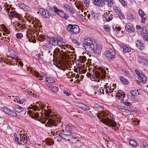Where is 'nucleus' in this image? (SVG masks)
Returning a JSON list of instances; mask_svg holds the SVG:
<instances>
[{
    "mask_svg": "<svg viewBox=\"0 0 148 148\" xmlns=\"http://www.w3.org/2000/svg\"><path fill=\"white\" fill-rule=\"evenodd\" d=\"M14 108L15 111L18 112H20L23 110V108L18 105H16Z\"/></svg>",
    "mask_w": 148,
    "mask_h": 148,
    "instance_id": "obj_27",
    "label": "nucleus"
},
{
    "mask_svg": "<svg viewBox=\"0 0 148 148\" xmlns=\"http://www.w3.org/2000/svg\"><path fill=\"white\" fill-rule=\"evenodd\" d=\"M121 83L125 85H127L129 84L128 81L123 76H120L119 77Z\"/></svg>",
    "mask_w": 148,
    "mask_h": 148,
    "instance_id": "obj_20",
    "label": "nucleus"
},
{
    "mask_svg": "<svg viewBox=\"0 0 148 148\" xmlns=\"http://www.w3.org/2000/svg\"><path fill=\"white\" fill-rule=\"evenodd\" d=\"M22 138L23 140H25L28 138H27L26 135L24 134L23 135Z\"/></svg>",
    "mask_w": 148,
    "mask_h": 148,
    "instance_id": "obj_64",
    "label": "nucleus"
},
{
    "mask_svg": "<svg viewBox=\"0 0 148 148\" xmlns=\"http://www.w3.org/2000/svg\"><path fill=\"white\" fill-rule=\"evenodd\" d=\"M97 115H99V116L100 115L101 116L103 117H106L109 115V112L107 111H101L100 114H97L96 115L97 116ZM100 117L101 118V117Z\"/></svg>",
    "mask_w": 148,
    "mask_h": 148,
    "instance_id": "obj_18",
    "label": "nucleus"
},
{
    "mask_svg": "<svg viewBox=\"0 0 148 148\" xmlns=\"http://www.w3.org/2000/svg\"><path fill=\"white\" fill-rule=\"evenodd\" d=\"M53 9L54 12L58 15H59L62 11V10L59 9L55 7H54Z\"/></svg>",
    "mask_w": 148,
    "mask_h": 148,
    "instance_id": "obj_35",
    "label": "nucleus"
},
{
    "mask_svg": "<svg viewBox=\"0 0 148 148\" xmlns=\"http://www.w3.org/2000/svg\"><path fill=\"white\" fill-rule=\"evenodd\" d=\"M45 141L47 145L50 146H51L54 144V142L53 141L52 139L50 138L47 139Z\"/></svg>",
    "mask_w": 148,
    "mask_h": 148,
    "instance_id": "obj_33",
    "label": "nucleus"
},
{
    "mask_svg": "<svg viewBox=\"0 0 148 148\" xmlns=\"http://www.w3.org/2000/svg\"><path fill=\"white\" fill-rule=\"evenodd\" d=\"M46 81L48 83H53L54 82V80L51 77L46 78Z\"/></svg>",
    "mask_w": 148,
    "mask_h": 148,
    "instance_id": "obj_36",
    "label": "nucleus"
},
{
    "mask_svg": "<svg viewBox=\"0 0 148 148\" xmlns=\"http://www.w3.org/2000/svg\"><path fill=\"white\" fill-rule=\"evenodd\" d=\"M119 16L121 19H123L125 18L124 15L122 14H120Z\"/></svg>",
    "mask_w": 148,
    "mask_h": 148,
    "instance_id": "obj_62",
    "label": "nucleus"
},
{
    "mask_svg": "<svg viewBox=\"0 0 148 148\" xmlns=\"http://www.w3.org/2000/svg\"><path fill=\"white\" fill-rule=\"evenodd\" d=\"M129 143L130 145L133 147H136L138 145L137 143L133 139L130 140H129Z\"/></svg>",
    "mask_w": 148,
    "mask_h": 148,
    "instance_id": "obj_26",
    "label": "nucleus"
},
{
    "mask_svg": "<svg viewBox=\"0 0 148 148\" xmlns=\"http://www.w3.org/2000/svg\"><path fill=\"white\" fill-rule=\"evenodd\" d=\"M94 107L95 108H101V110H103L104 108V107L103 106H100L99 104H94Z\"/></svg>",
    "mask_w": 148,
    "mask_h": 148,
    "instance_id": "obj_41",
    "label": "nucleus"
},
{
    "mask_svg": "<svg viewBox=\"0 0 148 148\" xmlns=\"http://www.w3.org/2000/svg\"><path fill=\"white\" fill-rule=\"evenodd\" d=\"M136 44L137 47L140 50H142L144 49L145 44L144 41L141 40H137Z\"/></svg>",
    "mask_w": 148,
    "mask_h": 148,
    "instance_id": "obj_13",
    "label": "nucleus"
},
{
    "mask_svg": "<svg viewBox=\"0 0 148 148\" xmlns=\"http://www.w3.org/2000/svg\"><path fill=\"white\" fill-rule=\"evenodd\" d=\"M49 45V44L48 43V44H47L46 45H43L42 48L46 50L49 51V50H50L52 49V47L51 45Z\"/></svg>",
    "mask_w": 148,
    "mask_h": 148,
    "instance_id": "obj_28",
    "label": "nucleus"
},
{
    "mask_svg": "<svg viewBox=\"0 0 148 148\" xmlns=\"http://www.w3.org/2000/svg\"><path fill=\"white\" fill-rule=\"evenodd\" d=\"M45 74L42 72H41L40 73H36L35 74V76L37 77L42 78L43 77H45Z\"/></svg>",
    "mask_w": 148,
    "mask_h": 148,
    "instance_id": "obj_32",
    "label": "nucleus"
},
{
    "mask_svg": "<svg viewBox=\"0 0 148 148\" xmlns=\"http://www.w3.org/2000/svg\"><path fill=\"white\" fill-rule=\"evenodd\" d=\"M127 17L128 19L130 20L133 21L134 19L133 16L131 13H129L128 14Z\"/></svg>",
    "mask_w": 148,
    "mask_h": 148,
    "instance_id": "obj_38",
    "label": "nucleus"
},
{
    "mask_svg": "<svg viewBox=\"0 0 148 148\" xmlns=\"http://www.w3.org/2000/svg\"><path fill=\"white\" fill-rule=\"evenodd\" d=\"M1 109L4 112L8 115L13 116H16V113L14 111L10 110L9 108L7 107H2L1 108Z\"/></svg>",
    "mask_w": 148,
    "mask_h": 148,
    "instance_id": "obj_7",
    "label": "nucleus"
},
{
    "mask_svg": "<svg viewBox=\"0 0 148 148\" xmlns=\"http://www.w3.org/2000/svg\"><path fill=\"white\" fill-rule=\"evenodd\" d=\"M95 76L98 78H101L102 77V74L101 72L99 71H96Z\"/></svg>",
    "mask_w": 148,
    "mask_h": 148,
    "instance_id": "obj_40",
    "label": "nucleus"
},
{
    "mask_svg": "<svg viewBox=\"0 0 148 148\" xmlns=\"http://www.w3.org/2000/svg\"><path fill=\"white\" fill-rule=\"evenodd\" d=\"M14 24L15 25V26L17 25V26H18V28H19V29H21L23 27V26L22 25H21L20 23H17V22H15Z\"/></svg>",
    "mask_w": 148,
    "mask_h": 148,
    "instance_id": "obj_46",
    "label": "nucleus"
},
{
    "mask_svg": "<svg viewBox=\"0 0 148 148\" xmlns=\"http://www.w3.org/2000/svg\"><path fill=\"white\" fill-rule=\"evenodd\" d=\"M111 119L109 118H102L100 119V117L99 115H97V117L99 119L100 121L102 122L103 124L112 127V129H114L117 125V123L115 121V117L114 115L111 114V113L109 112V115H108Z\"/></svg>",
    "mask_w": 148,
    "mask_h": 148,
    "instance_id": "obj_1",
    "label": "nucleus"
},
{
    "mask_svg": "<svg viewBox=\"0 0 148 148\" xmlns=\"http://www.w3.org/2000/svg\"><path fill=\"white\" fill-rule=\"evenodd\" d=\"M16 35L17 38L19 39H21L23 36V34L21 33H17Z\"/></svg>",
    "mask_w": 148,
    "mask_h": 148,
    "instance_id": "obj_52",
    "label": "nucleus"
},
{
    "mask_svg": "<svg viewBox=\"0 0 148 148\" xmlns=\"http://www.w3.org/2000/svg\"><path fill=\"white\" fill-rule=\"evenodd\" d=\"M40 14L45 18H49L50 16V14L49 12L43 9H40Z\"/></svg>",
    "mask_w": 148,
    "mask_h": 148,
    "instance_id": "obj_12",
    "label": "nucleus"
},
{
    "mask_svg": "<svg viewBox=\"0 0 148 148\" xmlns=\"http://www.w3.org/2000/svg\"><path fill=\"white\" fill-rule=\"evenodd\" d=\"M103 28L107 32H108L110 31V28L108 25H104L103 27Z\"/></svg>",
    "mask_w": 148,
    "mask_h": 148,
    "instance_id": "obj_48",
    "label": "nucleus"
},
{
    "mask_svg": "<svg viewBox=\"0 0 148 148\" xmlns=\"http://www.w3.org/2000/svg\"><path fill=\"white\" fill-rule=\"evenodd\" d=\"M67 29L72 34H77L80 31L79 27L77 25L69 24L67 27Z\"/></svg>",
    "mask_w": 148,
    "mask_h": 148,
    "instance_id": "obj_5",
    "label": "nucleus"
},
{
    "mask_svg": "<svg viewBox=\"0 0 148 148\" xmlns=\"http://www.w3.org/2000/svg\"><path fill=\"white\" fill-rule=\"evenodd\" d=\"M123 103L125 106H130L132 105V103L131 102L128 101L127 100H123Z\"/></svg>",
    "mask_w": 148,
    "mask_h": 148,
    "instance_id": "obj_39",
    "label": "nucleus"
},
{
    "mask_svg": "<svg viewBox=\"0 0 148 148\" xmlns=\"http://www.w3.org/2000/svg\"><path fill=\"white\" fill-rule=\"evenodd\" d=\"M93 89L95 90V93L96 94L100 95L101 94H104L103 90L101 88H100L98 85L94 86Z\"/></svg>",
    "mask_w": 148,
    "mask_h": 148,
    "instance_id": "obj_11",
    "label": "nucleus"
},
{
    "mask_svg": "<svg viewBox=\"0 0 148 148\" xmlns=\"http://www.w3.org/2000/svg\"><path fill=\"white\" fill-rule=\"evenodd\" d=\"M138 62L140 63H143L144 64H147L148 63V61L145 57H140L138 58Z\"/></svg>",
    "mask_w": 148,
    "mask_h": 148,
    "instance_id": "obj_16",
    "label": "nucleus"
},
{
    "mask_svg": "<svg viewBox=\"0 0 148 148\" xmlns=\"http://www.w3.org/2000/svg\"><path fill=\"white\" fill-rule=\"evenodd\" d=\"M40 38H41V41H43L44 40H46L48 41V40L49 39V38L50 37H48L46 35H41L40 36Z\"/></svg>",
    "mask_w": 148,
    "mask_h": 148,
    "instance_id": "obj_31",
    "label": "nucleus"
},
{
    "mask_svg": "<svg viewBox=\"0 0 148 148\" xmlns=\"http://www.w3.org/2000/svg\"><path fill=\"white\" fill-rule=\"evenodd\" d=\"M92 43H93L92 40H91L90 38H89L87 39L86 41L83 43V45L84 47H85V45H90Z\"/></svg>",
    "mask_w": 148,
    "mask_h": 148,
    "instance_id": "obj_29",
    "label": "nucleus"
},
{
    "mask_svg": "<svg viewBox=\"0 0 148 148\" xmlns=\"http://www.w3.org/2000/svg\"><path fill=\"white\" fill-rule=\"evenodd\" d=\"M119 1L123 6H127V2L124 0H119Z\"/></svg>",
    "mask_w": 148,
    "mask_h": 148,
    "instance_id": "obj_43",
    "label": "nucleus"
},
{
    "mask_svg": "<svg viewBox=\"0 0 148 148\" xmlns=\"http://www.w3.org/2000/svg\"><path fill=\"white\" fill-rule=\"evenodd\" d=\"M20 100V99L19 97L18 96H16L15 97V98L14 99V100L16 101L18 103H19V100Z\"/></svg>",
    "mask_w": 148,
    "mask_h": 148,
    "instance_id": "obj_56",
    "label": "nucleus"
},
{
    "mask_svg": "<svg viewBox=\"0 0 148 148\" xmlns=\"http://www.w3.org/2000/svg\"><path fill=\"white\" fill-rule=\"evenodd\" d=\"M32 115H34L36 118H38L39 116V114L38 113H33Z\"/></svg>",
    "mask_w": 148,
    "mask_h": 148,
    "instance_id": "obj_60",
    "label": "nucleus"
},
{
    "mask_svg": "<svg viewBox=\"0 0 148 148\" xmlns=\"http://www.w3.org/2000/svg\"><path fill=\"white\" fill-rule=\"evenodd\" d=\"M105 88L106 89V93H110V92H112L113 91L114 89L111 88V86H105Z\"/></svg>",
    "mask_w": 148,
    "mask_h": 148,
    "instance_id": "obj_21",
    "label": "nucleus"
},
{
    "mask_svg": "<svg viewBox=\"0 0 148 148\" xmlns=\"http://www.w3.org/2000/svg\"><path fill=\"white\" fill-rule=\"evenodd\" d=\"M125 28L128 32L130 33H134L135 31V29L133 25L130 23L126 24L125 26Z\"/></svg>",
    "mask_w": 148,
    "mask_h": 148,
    "instance_id": "obj_10",
    "label": "nucleus"
},
{
    "mask_svg": "<svg viewBox=\"0 0 148 148\" xmlns=\"http://www.w3.org/2000/svg\"><path fill=\"white\" fill-rule=\"evenodd\" d=\"M73 42L77 46H79L80 44L79 42L77 41L76 39H71Z\"/></svg>",
    "mask_w": 148,
    "mask_h": 148,
    "instance_id": "obj_47",
    "label": "nucleus"
},
{
    "mask_svg": "<svg viewBox=\"0 0 148 148\" xmlns=\"http://www.w3.org/2000/svg\"><path fill=\"white\" fill-rule=\"evenodd\" d=\"M93 3L99 7H102L104 5L105 2L108 4V6L112 7L114 4L113 0H92Z\"/></svg>",
    "mask_w": 148,
    "mask_h": 148,
    "instance_id": "obj_4",
    "label": "nucleus"
},
{
    "mask_svg": "<svg viewBox=\"0 0 148 148\" xmlns=\"http://www.w3.org/2000/svg\"><path fill=\"white\" fill-rule=\"evenodd\" d=\"M74 105L84 110L87 111L90 110L89 106L82 103L75 102L74 103Z\"/></svg>",
    "mask_w": 148,
    "mask_h": 148,
    "instance_id": "obj_8",
    "label": "nucleus"
},
{
    "mask_svg": "<svg viewBox=\"0 0 148 148\" xmlns=\"http://www.w3.org/2000/svg\"><path fill=\"white\" fill-rule=\"evenodd\" d=\"M131 96L134 97L136 95V93L135 91L131 90L130 92Z\"/></svg>",
    "mask_w": 148,
    "mask_h": 148,
    "instance_id": "obj_53",
    "label": "nucleus"
},
{
    "mask_svg": "<svg viewBox=\"0 0 148 148\" xmlns=\"http://www.w3.org/2000/svg\"><path fill=\"white\" fill-rule=\"evenodd\" d=\"M121 49H123V53H126L130 52L131 49L130 47L127 46L123 45L121 47Z\"/></svg>",
    "mask_w": 148,
    "mask_h": 148,
    "instance_id": "obj_17",
    "label": "nucleus"
},
{
    "mask_svg": "<svg viewBox=\"0 0 148 148\" xmlns=\"http://www.w3.org/2000/svg\"><path fill=\"white\" fill-rule=\"evenodd\" d=\"M143 37L144 40L148 41V33L146 32L145 35L143 36Z\"/></svg>",
    "mask_w": 148,
    "mask_h": 148,
    "instance_id": "obj_45",
    "label": "nucleus"
},
{
    "mask_svg": "<svg viewBox=\"0 0 148 148\" xmlns=\"http://www.w3.org/2000/svg\"><path fill=\"white\" fill-rule=\"evenodd\" d=\"M26 142H25L27 144L29 145L30 143V141L29 139L27 138L26 140Z\"/></svg>",
    "mask_w": 148,
    "mask_h": 148,
    "instance_id": "obj_63",
    "label": "nucleus"
},
{
    "mask_svg": "<svg viewBox=\"0 0 148 148\" xmlns=\"http://www.w3.org/2000/svg\"><path fill=\"white\" fill-rule=\"evenodd\" d=\"M48 40V42L49 44V45H51L55 46H57L58 45V42L60 41L58 39H56L54 37H50Z\"/></svg>",
    "mask_w": 148,
    "mask_h": 148,
    "instance_id": "obj_9",
    "label": "nucleus"
},
{
    "mask_svg": "<svg viewBox=\"0 0 148 148\" xmlns=\"http://www.w3.org/2000/svg\"><path fill=\"white\" fill-rule=\"evenodd\" d=\"M145 15H143L142 16H140L142 18V21L144 23L145 22L146 20V17H144Z\"/></svg>",
    "mask_w": 148,
    "mask_h": 148,
    "instance_id": "obj_58",
    "label": "nucleus"
},
{
    "mask_svg": "<svg viewBox=\"0 0 148 148\" xmlns=\"http://www.w3.org/2000/svg\"><path fill=\"white\" fill-rule=\"evenodd\" d=\"M65 47L66 48H68V49H69V48L72 51L74 50L73 49V47H72L71 46L69 45H65Z\"/></svg>",
    "mask_w": 148,
    "mask_h": 148,
    "instance_id": "obj_59",
    "label": "nucleus"
},
{
    "mask_svg": "<svg viewBox=\"0 0 148 148\" xmlns=\"http://www.w3.org/2000/svg\"><path fill=\"white\" fill-rule=\"evenodd\" d=\"M43 56V55L42 53H39L38 55V58L39 60H42L43 58L42 57Z\"/></svg>",
    "mask_w": 148,
    "mask_h": 148,
    "instance_id": "obj_51",
    "label": "nucleus"
},
{
    "mask_svg": "<svg viewBox=\"0 0 148 148\" xmlns=\"http://www.w3.org/2000/svg\"><path fill=\"white\" fill-rule=\"evenodd\" d=\"M143 148H148V142H144L143 143Z\"/></svg>",
    "mask_w": 148,
    "mask_h": 148,
    "instance_id": "obj_50",
    "label": "nucleus"
},
{
    "mask_svg": "<svg viewBox=\"0 0 148 148\" xmlns=\"http://www.w3.org/2000/svg\"><path fill=\"white\" fill-rule=\"evenodd\" d=\"M37 104H38V105H35L33 107V108H32V109L34 110V111H36L38 109V107H39L40 108L42 109L44 108L43 106H42V104H41V103L39 102H38L36 103Z\"/></svg>",
    "mask_w": 148,
    "mask_h": 148,
    "instance_id": "obj_24",
    "label": "nucleus"
},
{
    "mask_svg": "<svg viewBox=\"0 0 148 148\" xmlns=\"http://www.w3.org/2000/svg\"><path fill=\"white\" fill-rule=\"evenodd\" d=\"M63 7L66 11L70 12L71 14H73L74 13V11L68 5L66 4H64Z\"/></svg>",
    "mask_w": 148,
    "mask_h": 148,
    "instance_id": "obj_14",
    "label": "nucleus"
},
{
    "mask_svg": "<svg viewBox=\"0 0 148 148\" xmlns=\"http://www.w3.org/2000/svg\"><path fill=\"white\" fill-rule=\"evenodd\" d=\"M49 88L50 90L54 93L56 92L58 90V88L56 86L51 85L49 86Z\"/></svg>",
    "mask_w": 148,
    "mask_h": 148,
    "instance_id": "obj_22",
    "label": "nucleus"
},
{
    "mask_svg": "<svg viewBox=\"0 0 148 148\" xmlns=\"http://www.w3.org/2000/svg\"><path fill=\"white\" fill-rule=\"evenodd\" d=\"M47 113L46 116L49 118L48 121V123L45 125L48 127H51L52 126H56L58 125L57 123H59L60 121L58 120H55V116L53 114H50L51 112V111L49 109L45 110Z\"/></svg>",
    "mask_w": 148,
    "mask_h": 148,
    "instance_id": "obj_2",
    "label": "nucleus"
},
{
    "mask_svg": "<svg viewBox=\"0 0 148 148\" xmlns=\"http://www.w3.org/2000/svg\"><path fill=\"white\" fill-rule=\"evenodd\" d=\"M84 48L87 51L93 53L96 55H99L101 51V48L99 46H97L94 42L89 45H85Z\"/></svg>",
    "mask_w": 148,
    "mask_h": 148,
    "instance_id": "obj_3",
    "label": "nucleus"
},
{
    "mask_svg": "<svg viewBox=\"0 0 148 148\" xmlns=\"http://www.w3.org/2000/svg\"><path fill=\"white\" fill-rule=\"evenodd\" d=\"M112 15H110V16H109L108 15H107V16H106V20L107 21H111L112 18H113Z\"/></svg>",
    "mask_w": 148,
    "mask_h": 148,
    "instance_id": "obj_44",
    "label": "nucleus"
},
{
    "mask_svg": "<svg viewBox=\"0 0 148 148\" xmlns=\"http://www.w3.org/2000/svg\"><path fill=\"white\" fill-rule=\"evenodd\" d=\"M65 130L66 132L69 133L70 134L73 132V127L69 125H67L65 127Z\"/></svg>",
    "mask_w": 148,
    "mask_h": 148,
    "instance_id": "obj_19",
    "label": "nucleus"
},
{
    "mask_svg": "<svg viewBox=\"0 0 148 148\" xmlns=\"http://www.w3.org/2000/svg\"><path fill=\"white\" fill-rule=\"evenodd\" d=\"M139 74V77L141 78L142 81L144 83L146 82L147 79L146 77L142 73H140Z\"/></svg>",
    "mask_w": 148,
    "mask_h": 148,
    "instance_id": "obj_25",
    "label": "nucleus"
},
{
    "mask_svg": "<svg viewBox=\"0 0 148 148\" xmlns=\"http://www.w3.org/2000/svg\"><path fill=\"white\" fill-rule=\"evenodd\" d=\"M63 93L64 94H66L67 96H69L71 95L70 93L68 91H66V90L63 91Z\"/></svg>",
    "mask_w": 148,
    "mask_h": 148,
    "instance_id": "obj_55",
    "label": "nucleus"
},
{
    "mask_svg": "<svg viewBox=\"0 0 148 148\" xmlns=\"http://www.w3.org/2000/svg\"><path fill=\"white\" fill-rule=\"evenodd\" d=\"M82 144L80 142H77L75 143L74 145L73 148H79L80 147L82 146Z\"/></svg>",
    "mask_w": 148,
    "mask_h": 148,
    "instance_id": "obj_34",
    "label": "nucleus"
},
{
    "mask_svg": "<svg viewBox=\"0 0 148 148\" xmlns=\"http://www.w3.org/2000/svg\"><path fill=\"white\" fill-rule=\"evenodd\" d=\"M138 12L140 16H142L143 15H145L143 12L140 9L138 10Z\"/></svg>",
    "mask_w": 148,
    "mask_h": 148,
    "instance_id": "obj_49",
    "label": "nucleus"
},
{
    "mask_svg": "<svg viewBox=\"0 0 148 148\" xmlns=\"http://www.w3.org/2000/svg\"><path fill=\"white\" fill-rule=\"evenodd\" d=\"M58 135L62 138L68 141H69L71 139V136L69 135L65 134L60 132L58 134Z\"/></svg>",
    "mask_w": 148,
    "mask_h": 148,
    "instance_id": "obj_15",
    "label": "nucleus"
},
{
    "mask_svg": "<svg viewBox=\"0 0 148 148\" xmlns=\"http://www.w3.org/2000/svg\"><path fill=\"white\" fill-rule=\"evenodd\" d=\"M54 53L55 55L57 56L58 55L59 56L62 55L61 53L59 52V50L58 49H55L54 51Z\"/></svg>",
    "mask_w": 148,
    "mask_h": 148,
    "instance_id": "obj_42",
    "label": "nucleus"
},
{
    "mask_svg": "<svg viewBox=\"0 0 148 148\" xmlns=\"http://www.w3.org/2000/svg\"><path fill=\"white\" fill-rule=\"evenodd\" d=\"M15 140L16 141L19 145H21L22 144L21 143H20L19 141V138L18 137H15Z\"/></svg>",
    "mask_w": 148,
    "mask_h": 148,
    "instance_id": "obj_54",
    "label": "nucleus"
},
{
    "mask_svg": "<svg viewBox=\"0 0 148 148\" xmlns=\"http://www.w3.org/2000/svg\"><path fill=\"white\" fill-rule=\"evenodd\" d=\"M9 51L10 52V53H12V54H10V55L12 56H14L15 57H16L17 58H18V56H17L16 53L15 52V51L12 49L9 50Z\"/></svg>",
    "mask_w": 148,
    "mask_h": 148,
    "instance_id": "obj_37",
    "label": "nucleus"
},
{
    "mask_svg": "<svg viewBox=\"0 0 148 148\" xmlns=\"http://www.w3.org/2000/svg\"><path fill=\"white\" fill-rule=\"evenodd\" d=\"M124 73H125V74H126L127 76L130 75L131 74L129 72L126 71H124Z\"/></svg>",
    "mask_w": 148,
    "mask_h": 148,
    "instance_id": "obj_61",
    "label": "nucleus"
},
{
    "mask_svg": "<svg viewBox=\"0 0 148 148\" xmlns=\"http://www.w3.org/2000/svg\"><path fill=\"white\" fill-rule=\"evenodd\" d=\"M10 13L13 16L17 18L19 20L21 19L20 16V15L17 12H15L13 11H11L10 12Z\"/></svg>",
    "mask_w": 148,
    "mask_h": 148,
    "instance_id": "obj_30",
    "label": "nucleus"
},
{
    "mask_svg": "<svg viewBox=\"0 0 148 148\" xmlns=\"http://www.w3.org/2000/svg\"><path fill=\"white\" fill-rule=\"evenodd\" d=\"M62 18L64 19H67L69 18V16L67 14H65L62 11L58 15Z\"/></svg>",
    "mask_w": 148,
    "mask_h": 148,
    "instance_id": "obj_23",
    "label": "nucleus"
},
{
    "mask_svg": "<svg viewBox=\"0 0 148 148\" xmlns=\"http://www.w3.org/2000/svg\"><path fill=\"white\" fill-rule=\"evenodd\" d=\"M115 94H113V93H111V92L108 93V97L109 98H111L112 97H113L114 96Z\"/></svg>",
    "mask_w": 148,
    "mask_h": 148,
    "instance_id": "obj_57",
    "label": "nucleus"
},
{
    "mask_svg": "<svg viewBox=\"0 0 148 148\" xmlns=\"http://www.w3.org/2000/svg\"><path fill=\"white\" fill-rule=\"evenodd\" d=\"M116 55V54L115 51L112 49L108 51L105 55L107 59L110 61L114 59L115 58Z\"/></svg>",
    "mask_w": 148,
    "mask_h": 148,
    "instance_id": "obj_6",
    "label": "nucleus"
}]
</instances>
